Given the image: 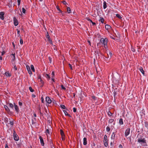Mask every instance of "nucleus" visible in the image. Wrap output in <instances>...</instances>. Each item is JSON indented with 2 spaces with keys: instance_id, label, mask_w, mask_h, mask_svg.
Instances as JSON below:
<instances>
[{
  "instance_id": "338daca9",
  "label": "nucleus",
  "mask_w": 148,
  "mask_h": 148,
  "mask_svg": "<svg viewBox=\"0 0 148 148\" xmlns=\"http://www.w3.org/2000/svg\"><path fill=\"white\" fill-rule=\"evenodd\" d=\"M43 101H44L43 99L42 98V100H41L42 102L43 103Z\"/></svg>"
},
{
  "instance_id": "f704fd0d",
  "label": "nucleus",
  "mask_w": 148,
  "mask_h": 148,
  "mask_svg": "<svg viewBox=\"0 0 148 148\" xmlns=\"http://www.w3.org/2000/svg\"><path fill=\"white\" fill-rule=\"evenodd\" d=\"M60 134L63 137L65 136L63 132L61 130L60 131Z\"/></svg>"
},
{
  "instance_id": "49530a36",
  "label": "nucleus",
  "mask_w": 148,
  "mask_h": 148,
  "mask_svg": "<svg viewBox=\"0 0 148 148\" xmlns=\"http://www.w3.org/2000/svg\"><path fill=\"white\" fill-rule=\"evenodd\" d=\"M56 8L60 12H61L62 11L60 10L59 9V7L58 6H56Z\"/></svg>"
},
{
  "instance_id": "5701e85b",
  "label": "nucleus",
  "mask_w": 148,
  "mask_h": 148,
  "mask_svg": "<svg viewBox=\"0 0 148 148\" xmlns=\"http://www.w3.org/2000/svg\"><path fill=\"white\" fill-rule=\"evenodd\" d=\"M99 21L103 23L104 22V19L102 17H100V19L99 20Z\"/></svg>"
},
{
  "instance_id": "774afa93",
  "label": "nucleus",
  "mask_w": 148,
  "mask_h": 148,
  "mask_svg": "<svg viewBox=\"0 0 148 148\" xmlns=\"http://www.w3.org/2000/svg\"><path fill=\"white\" fill-rule=\"evenodd\" d=\"M131 50L133 51H134L135 50L133 49H132Z\"/></svg>"
},
{
  "instance_id": "864d4df0",
  "label": "nucleus",
  "mask_w": 148,
  "mask_h": 148,
  "mask_svg": "<svg viewBox=\"0 0 148 148\" xmlns=\"http://www.w3.org/2000/svg\"><path fill=\"white\" fill-rule=\"evenodd\" d=\"M104 47L106 49L108 47L107 44V45H104Z\"/></svg>"
},
{
  "instance_id": "473e14b6",
  "label": "nucleus",
  "mask_w": 148,
  "mask_h": 148,
  "mask_svg": "<svg viewBox=\"0 0 148 148\" xmlns=\"http://www.w3.org/2000/svg\"><path fill=\"white\" fill-rule=\"evenodd\" d=\"M16 30L17 31V36H18L19 37L20 36V31L18 29H17Z\"/></svg>"
},
{
  "instance_id": "e433bc0d",
  "label": "nucleus",
  "mask_w": 148,
  "mask_h": 148,
  "mask_svg": "<svg viewBox=\"0 0 148 148\" xmlns=\"http://www.w3.org/2000/svg\"><path fill=\"white\" fill-rule=\"evenodd\" d=\"M20 42L21 45H22L23 44V41L21 38L20 39Z\"/></svg>"
},
{
  "instance_id": "2eb2a0df",
  "label": "nucleus",
  "mask_w": 148,
  "mask_h": 148,
  "mask_svg": "<svg viewBox=\"0 0 148 148\" xmlns=\"http://www.w3.org/2000/svg\"><path fill=\"white\" fill-rule=\"evenodd\" d=\"M5 74L7 77H10L11 75V74L9 71L5 72Z\"/></svg>"
},
{
  "instance_id": "69168bd1",
  "label": "nucleus",
  "mask_w": 148,
  "mask_h": 148,
  "mask_svg": "<svg viewBox=\"0 0 148 148\" xmlns=\"http://www.w3.org/2000/svg\"><path fill=\"white\" fill-rule=\"evenodd\" d=\"M0 60H2V58L1 56H0Z\"/></svg>"
},
{
  "instance_id": "3c124183",
  "label": "nucleus",
  "mask_w": 148,
  "mask_h": 148,
  "mask_svg": "<svg viewBox=\"0 0 148 148\" xmlns=\"http://www.w3.org/2000/svg\"><path fill=\"white\" fill-rule=\"evenodd\" d=\"M69 66L71 69V70H72L73 69H72V65L70 64H69Z\"/></svg>"
},
{
  "instance_id": "37998d69",
  "label": "nucleus",
  "mask_w": 148,
  "mask_h": 148,
  "mask_svg": "<svg viewBox=\"0 0 148 148\" xmlns=\"http://www.w3.org/2000/svg\"><path fill=\"white\" fill-rule=\"evenodd\" d=\"M116 16L118 18H121V17L119 14H116Z\"/></svg>"
},
{
  "instance_id": "dca6fc26",
  "label": "nucleus",
  "mask_w": 148,
  "mask_h": 148,
  "mask_svg": "<svg viewBox=\"0 0 148 148\" xmlns=\"http://www.w3.org/2000/svg\"><path fill=\"white\" fill-rule=\"evenodd\" d=\"M87 138L85 137L84 138H83V145H85L87 144Z\"/></svg>"
},
{
  "instance_id": "58836bf2",
  "label": "nucleus",
  "mask_w": 148,
  "mask_h": 148,
  "mask_svg": "<svg viewBox=\"0 0 148 148\" xmlns=\"http://www.w3.org/2000/svg\"><path fill=\"white\" fill-rule=\"evenodd\" d=\"M108 54V55L109 54V55L110 58L112 57V53H111V52L110 51L109 52V54Z\"/></svg>"
},
{
  "instance_id": "423d86ee",
  "label": "nucleus",
  "mask_w": 148,
  "mask_h": 148,
  "mask_svg": "<svg viewBox=\"0 0 148 148\" xmlns=\"http://www.w3.org/2000/svg\"><path fill=\"white\" fill-rule=\"evenodd\" d=\"M138 142L139 143H146L145 138H139L138 139Z\"/></svg>"
},
{
  "instance_id": "603ef678",
  "label": "nucleus",
  "mask_w": 148,
  "mask_h": 148,
  "mask_svg": "<svg viewBox=\"0 0 148 148\" xmlns=\"http://www.w3.org/2000/svg\"><path fill=\"white\" fill-rule=\"evenodd\" d=\"M119 148H123V146L121 144H120L119 146Z\"/></svg>"
},
{
  "instance_id": "cd10ccee",
  "label": "nucleus",
  "mask_w": 148,
  "mask_h": 148,
  "mask_svg": "<svg viewBox=\"0 0 148 148\" xmlns=\"http://www.w3.org/2000/svg\"><path fill=\"white\" fill-rule=\"evenodd\" d=\"M4 108L6 110V111H10V110L8 107L6 105H4Z\"/></svg>"
},
{
  "instance_id": "2f4dec72",
  "label": "nucleus",
  "mask_w": 148,
  "mask_h": 148,
  "mask_svg": "<svg viewBox=\"0 0 148 148\" xmlns=\"http://www.w3.org/2000/svg\"><path fill=\"white\" fill-rule=\"evenodd\" d=\"M67 11L68 13H69L71 12V10L69 7H67Z\"/></svg>"
},
{
  "instance_id": "bb28decb",
  "label": "nucleus",
  "mask_w": 148,
  "mask_h": 148,
  "mask_svg": "<svg viewBox=\"0 0 148 148\" xmlns=\"http://www.w3.org/2000/svg\"><path fill=\"white\" fill-rule=\"evenodd\" d=\"M4 121L6 123H7L8 122V119L6 117H5L4 118Z\"/></svg>"
},
{
  "instance_id": "6e6d98bb",
  "label": "nucleus",
  "mask_w": 148,
  "mask_h": 148,
  "mask_svg": "<svg viewBox=\"0 0 148 148\" xmlns=\"http://www.w3.org/2000/svg\"><path fill=\"white\" fill-rule=\"evenodd\" d=\"M36 95H34V94H32V97H33V98H35V97H36Z\"/></svg>"
},
{
  "instance_id": "f3484780",
  "label": "nucleus",
  "mask_w": 148,
  "mask_h": 148,
  "mask_svg": "<svg viewBox=\"0 0 148 148\" xmlns=\"http://www.w3.org/2000/svg\"><path fill=\"white\" fill-rule=\"evenodd\" d=\"M105 27L107 30L110 29L111 28V26L108 25H106L105 26Z\"/></svg>"
},
{
  "instance_id": "f8f14e48",
  "label": "nucleus",
  "mask_w": 148,
  "mask_h": 148,
  "mask_svg": "<svg viewBox=\"0 0 148 148\" xmlns=\"http://www.w3.org/2000/svg\"><path fill=\"white\" fill-rule=\"evenodd\" d=\"M13 20L14 25L16 26H17L18 24V21L15 17L14 18Z\"/></svg>"
},
{
  "instance_id": "79ce46f5",
  "label": "nucleus",
  "mask_w": 148,
  "mask_h": 148,
  "mask_svg": "<svg viewBox=\"0 0 148 148\" xmlns=\"http://www.w3.org/2000/svg\"><path fill=\"white\" fill-rule=\"evenodd\" d=\"M108 115L109 116H111L112 115V113L110 112H108Z\"/></svg>"
},
{
  "instance_id": "20e7f679",
  "label": "nucleus",
  "mask_w": 148,
  "mask_h": 148,
  "mask_svg": "<svg viewBox=\"0 0 148 148\" xmlns=\"http://www.w3.org/2000/svg\"><path fill=\"white\" fill-rule=\"evenodd\" d=\"M13 136L14 140L16 141H18L19 140V138L18 136L16 134L15 131H14L13 133Z\"/></svg>"
},
{
  "instance_id": "412c9836",
  "label": "nucleus",
  "mask_w": 148,
  "mask_h": 148,
  "mask_svg": "<svg viewBox=\"0 0 148 148\" xmlns=\"http://www.w3.org/2000/svg\"><path fill=\"white\" fill-rule=\"evenodd\" d=\"M14 120L13 119L11 121H9V124H10L12 127H13L14 125Z\"/></svg>"
},
{
  "instance_id": "a18cd8bd",
  "label": "nucleus",
  "mask_w": 148,
  "mask_h": 148,
  "mask_svg": "<svg viewBox=\"0 0 148 148\" xmlns=\"http://www.w3.org/2000/svg\"><path fill=\"white\" fill-rule=\"evenodd\" d=\"M61 107L62 109H64L65 108V106L64 105H62L60 106Z\"/></svg>"
},
{
  "instance_id": "f03ea898",
  "label": "nucleus",
  "mask_w": 148,
  "mask_h": 148,
  "mask_svg": "<svg viewBox=\"0 0 148 148\" xmlns=\"http://www.w3.org/2000/svg\"><path fill=\"white\" fill-rule=\"evenodd\" d=\"M103 142L104 146L106 147H107L108 145V139L107 136L106 135L104 136Z\"/></svg>"
},
{
  "instance_id": "4d7b16f0",
  "label": "nucleus",
  "mask_w": 148,
  "mask_h": 148,
  "mask_svg": "<svg viewBox=\"0 0 148 148\" xmlns=\"http://www.w3.org/2000/svg\"><path fill=\"white\" fill-rule=\"evenodd\" d=\"M5 53V52L3 51L1 53V55L3 56Z\"/></svg>"
},
{
  "instance_id": "0eeeda50",
  "label": "nucleus",
  "mask_w": 148,
  "mask_h": 148,
  "mask_svg": "<svg viewBox=\"0 0 148 148\" xmlns=\"http://www.w3.org/2000/svg\"><path fill=\"white\" fill-rule=\"evenodd\" d=\"M130 131V128H128L126 129L125 133V137L127 136L129 134Z\"/></svg>"
},
{
  "instance_id": "4468645a",
  "label": "nucleus",
  "mask_w": 148,
  "mask_h": 148,
  "mask_svg": "<svg viewBox=\"0 0 148 148\" xmlns=\"http://www.w3.org/2000/svg\"><path fill=\"white\" fill-rule=\"evenodd\" d=\"M14 107L15 111L17 112H18L19 111V109L17 105H16L15 103H14Z\"/></svg>"
},
{
  "instance_id": "a211bd4d",
  "label": "nucleus",
  "mask_w": 148,
  "mask_h": 148,
  "mask_svg": "<svg viewBox=\"0 0 148 148\" xmlns=\"http://www.w3.org/2000/svg\"><path fill=\"white\" fill-rule=\"evenodd\" d=\"M45 77H46V78H47L48 80H49L50 79V75H49V74H46L45 75Z\"/></svg>"
},
{
  "instance_id": "9d476101",
  "label": "nucleus",
  "mask_w": 148,
  "mask_h": 148,
  "mask_svg": "<svg viewBox=\"0 0 148 148\" xmlns=\"http://www.w3.org/2000/svg\"><path fill=\"white\" fill-rule=\"evenodd\" d=\"M26 68L29 73L30 75H32V73L30 67L28 65H27L26 66Z\"/></svg>"
},
{
  "instance_id": "de8ad7c7",
  "label": "nucleus",
  "mask_w": 148,
  "mask_h": 148,
  "mask_svg": "<svg viewBox=\"0 0 148 148\" xmlns=\"http://www.w3.org/2000/svg\"><path fill=\"white\" fill-rule=\"evenodd\" d=\"M18 103V105L19 106H22L23 104L20 101H19Z\"/></svg>"
},
{
  "instance_id": "bf43d9fd",
  "label": "nucleus",
  "mask_w": 148,
  "mask_h": 148,
  "mask_svg": "<svg viewBox=\"0 0 148 148\" xmlns=\"http://www.w3.org/2000/svg\"><path fill=\"white\" fill-rule=\"evenodd\" d=\"M145 126L146 127H147L148 128V124H145Z\"/></svg>"
},
{
  "instance_id": "ea45409f",
  "label": "nucleus",
  "mask_w": 148,
  "mask_h": 148,
  "mask_svg": "<svg viewBox=\"0 0 148 148\" xmlns=\"http://www.w3.org/2000/svg\"><path fill=\"white\" fill-rule=\"evenodd\" d=\"M114 121V119H110L109 120V122L110 123H112Z\"/></svg>"
},
{
  "instance_id": "7ed1b4c3",
  "label": "nucleus",
  "mask_w": 148,
  "mask_h": 148,
  "mask_svg": "<svg viewBox=\"0 0 148 148\" xmlns=\"http://www.w3.org/2000/svg\"><path fill=\"white\" fill-rule=\"evenodd\" d=\"M108 40V39L107 38H101L100 40V42L104 45L107 44Z\"/></svg>"
},
{
  "instance_id": "f257e3e1",
  "label": "nucleus",
  "mask_w": 148,
  "mask_h": 148,
  "mask_svg": "<svg viewBox=\"0 0 148 148\" xmlns=\"http://www.w3.org/2000/svg\"><path fill=\"white\" fill-rule=\"evenodd\" d=\"M11 55L12 56H13V58H12V64L14 66V67H13V69L14 71H16L17 70V68L16 67V65H15V62H14V60L15 59V54H11Z\"/></svg>"
},
{
  "instance_id": "b1692460",
  "label": "nucleus",
  "mask_w": 148,
  "mask_h": 148,
  "mask_svg": "<svg viewBox=\"0 0 148 148\" xmlns=\"http://www.w3.org/2000/svg\"><path fill=\"white\" fill-rule=\"evenodd\" d=\"M87 20L89 21H90V22L92 23V25H96V23H94V22H92V20H91V19H90L89 18H88L87 19Z\"/></svg>"
},
{
  "instance_id": "052dcab7",
  "label": "nucleus",
  "mask_w": 148,
  "mask_h": 148,
  "mask_svg": "<svg viewBox=\"0 0 148 148\" xmlns=\"http://www.w3.org/2000/svg\"><path fill=\"white\" fill-rule=\"evenodd\" d=\"M5 148H8V146L7 145H6Z\"/></svg>"
},
{
  "instance_id": "09e8293b",
  "label": "nucleus",
  "mask_w": 148,
  "mask_h": 148,
  "mask_svg": "<svg viewBox=\"0 0 148 148\" xmlns=\"http://www.w3.org/2000/svg\"><path fill=\"white\" fill-rule=\"evenodd\" d=\"M73 112H76V109L75 108H73Z\"/></svg>"
},
{
  "instance_id": "ddd939ff",
  "label": "nucleus",
  "mask_w": 148,
  "mask_h": 148,
  "mask_svg": "<svg viewBox=\"0 0 148 148\" xmlns=\"http://www.w3.org/2000/svg\"><path fill=\"white\" fill-rule=\"evenodd\" d=\"M4 13L3 12H1L0 13V18L2 20H3L4 19Z\"/></svg>"
},
{
  "instance_id": "680f3d73",
  "label": "nucleus",
  "mask_w": 148,
  "mask_h": 148,
  "mask_svg": "<svg viewBox=\"0 0 148 148\" xmlns=\"http://www.w3.org/2000/svg\"><path fill=\"white\" fill-rule=\"evenodd\" d=\"M12 45H13L14 48V47H15V45L14 44V42H12Z\"/></svg>"
},
{
  "instance_id": "e2e57ef3",
  "label": "nucleus",
  "mask_w": 148,
  "mask_h": 148,
  "mask_svg": "<svg viewBox=\"0 0 148 148\" xmlns=\"http://www.w3.org/2000/svg\"><path fill=\"white\" fill-rule=\"evenodd\" d=\"M34 115L35 117H36V114L35 113H34Z\"/></svg>"
},
{
  "instance_id": "c03bdc74",
  "label": "nucleus",
  "mask_w": 148,
  "mask_h": 148,
  "mask_svg": "<svg viewBox=\"0 0 148 148\" xmlns=\"http://www.w3.org/2000/svg\"><path fill=\"white\" fill-rule=\"evenodd\" d=\"M17 0V4L18 5H19L21 3V0Z\"/></svg>"
},
{
  "instance_id": "a878e982",
  "label": "nucleus",
  "mask_w": 148,
  "mask_h": 148,
  "mask_svg": "<svg viewBox=\"0 0 148 148\" xmlns=\"http://www.w3.org/2000/svg\"><path fill=\"white\" fill-rule=\"evenodd\" d=\"M30 67L32 71L34 72H35V70L34 69V66L33 65H31Z\"/></svg>"
},
{
  "instance_id": "c85d7f7f",
  "label": "nucleus",
  "mask_w": 148,
  "mask_h": 148,
  "mask_svg": "<svg viewBox=\"0 0 148 148\" xmlns=\"http://www.w3.org/2000/svg\"><path fill=\"white\" fill-rule=\"evenodd\" d=\"M119 123L121 125H123V120L122 119H120Z\"/></svg>"
},
{
  "instance_id": "13d9d810",
  "label": "nucleus",
  "mask_w": 148,
  "mask_h": 148,
  "mask_svg": "<svg viewBox=\"0 0 148 148\" xmlns=\"http://www.w3.org/2000/svg\"><path fill=\"white\" fill-rule=\"evenodd\" d=\"M51 80H52V81H53V82H55V79H54V78H51Z\"/></svg>"
},
{
  "instance_id": "72a5a7b5",
  "label": "nucleus",
  "mask_w": 148,
  "mask_h": 148,
  "mask_svg": "<svg viewBox=\"0 0 148 148\" xmlns=\"http://www.w3.org/2000/svg\"><path fill=\"white\" fill-rule=\"evenodd\" d=\"M110 128L108 126H107L106 127V130L107 132H109L110 130Z\"/></svg>"
},
{
  "instance_id": "5fc2aeb1",
  "label": "nucleus",
  "mask_w": 148,
  "mask_h": 148,
  "mask_svg": "<svg viewBox=\"0 0 148 148\" xmlns=\"http://www.w3.org/2000/svg\"><path fill=\"white\" fill-rule=\"evenodd\" d=\"M64 137H65V136H63V137L62 136V140H64Z\"/></svg>"
},
{
  "instance_id": "4be33fe9",
  "label": "nucleus",
  "mask_w": 148,
  "mask_h": 148,
  "mask_svg": "<svg viewBox=\"0 0 148 148\" xmlns=\"http://www.w3.org/2000/svg\"><path fill=\"white\" fill-rule=\"evenodd\" d=\"M63 112H64L65 115L66 116H67L69 117H71V115L70 114H69L68 112L65 110H63Z\"/></svg>"
},
{
  "instance_id": "9b49d317",
  "label": "nucleus",
  "mask_w": 148,
  "mask_h": 148,
  "mask_svg": "<svg viewBox=\"0 0 148 148\" xmlns=\"http://www.w3.org/2000/svg\"><path fill=\"white\" fill-rule=\"evenodd\" d=\"M39 138L40 140V143L41 144L42 146H44V143L43 140L42 138V137L41 136H40L39 137Z\"/></svg>"
},
{
  "instance_id": "6e6552de",
  "label": "nucleus",
  "mask_w": 148,
  "mask_h": 148,
  "mask_svg": "<svg viewBox=\"0 0 148 148\" xmlns=\"http://www.w3.org/2000/svg\"><path fill=\"white\" fill-rule=\"evenodd\" d=\"M45 101L48 103L50 104L51 103L52 101L50 98L48 97H47L45 98Z\"/></svg>"
},
{
  "instance_id": "6ab92c4d",
  "label": "nucleus",
  "mask_w": 148,
  "mask_h": 148,
  "mask_svg": "<svg viewBox=\"0 0 148 148\" xmlns=\"http://www.w3.org/2000/svg\"><path fill=\"white\" fill-rule=\"evenodd\" d=\"M107 7V5L105 1H104L103 2V8L104 9H105Z\"/></svg>"
},
{
  "instance_id": "0e129e2a",
  "label": "nucleus",
  "mask_w": 148,
  "mask_h": 148,
  "mask_svg": "<svg viewBox=\"0 0 148 148\" xmlns=\"http://www.w3.org/2000/svg\"><path fill=\"white\" fill-rule=\"evenodd\" d=\"M92 98L93 99H95V97L94 96H92Z\"/></svg>"
},
{
  "instance_id": "aec40b11",
  "label": "nucleus",
  "mask_w": 148,
  "mask_h": 148,
  "mask_svg": "<svg viewBox=\"0 0 148 148\" xmlns=\"http://www.w3.org/2000/svg\"><path fill=\"white\" fill-rule=\"evenodd\" d=\"M139 70L143 75L144 74V71L142 67H140L139 68Z\"/></svg>"
},
{
  "instance_id": "39448f33",
  "label": "nucleus",
  "mask_w": 148,
  "mask_h": 148,
  "mask_svg": "<svg viewBox=\"0 0 148 148\" xmlns=\"http://www.w3.org/2000/svg\"><path fill=\"white\" fill-rule=\"evenodd\" d=\"M46 38H47L48 39V42L51 44H52V41L51 39V38L50 36L49 35V33L48 32H47V34L46 35Z\"/></svg>"
},
{
  "instance_id": "8fccbe9b",
  "label": "nucleus",
  "mask_w": 148,
  "mask_h": 148,
  "mask_svg": "<svg viewBox=\"0 0 148 148\" xmlns=\"http://www.w3.org/2000/svg\"><path fill=\"white\" fill-rule=\"evenodd\" d=\"M61 87L62 88V89H64V90L65 89V88L63 85H61Z\"/></svg>"
},
{
  "instance_id": "1a4fd4ad",
  "label": "nucleus",
  "mask_w": 148,
  "mask_h": 148,
  "mask_svg": "<svg viewBox=\"0 0 148 148\" xmlns=\"http://www.w3.org/2000/svg\"><path fill=\"white\" fill-rule=\"evenodd\" d=\"M116 131L112 133L111 137V139H113L114 140L116 138H117V136H116Z\"/></svg>"
},
{
  "instance_id": "c756f323",
  "label": "nucleus",
  "mask_w": 148,
  "mask_h": 148,
  "mask_svg": "<svg viewBox=\"0 0 148 148\" xmlns=\"http://www.w3.org/2000/svg\"><path fill=\"white\" fill-rule=\"evenodd\" d=\"M51 78H54L55 77V74L54 71H52L51 73Z\"/></svg>"
},
{
  "instance_id": "a19ab883",
  "label": "nucleus",
  "mask_w": 148,
  "mask_h": 148,
  "mask_svg": "<svg viewBox=\"0 0 148 148\" xmlns=\"http://www.w3.org/2000/svg\"><path fill=\"white\" fill-rule=\"evenodd\" d=\"M46 133L48 134H50V132L49 131V129H47L46 130Z\"/></svg>"
},
{
  "instance_id": "7c9ffc66",
  "label": "nucleus",
  "mask_w": 148,
  "mask_h": 148,
  "mask_svg": "<svg viewBox=\"0 0 148 148\" xmlns=\"http://www.w3.org/2000/svg\"><path fill=\"white\" fill-rule=\"evenodd\" d=\"M9 106L11 108H13V105L12 103H10L9 104Z\"/></svg>"
},
{
  "instance_id": "c9c22d12",
  "label": "nucleus",
  "mask_w": 148,
  "mask_h": 148,
  "mask_svg": "<svg viewBox=\"0 0 148 148\" xmlns=\"http://www.w3.org/2000/svg\"><path fill=\"white\" fill-rule=\"evenodd\" d=\"M29 89L30 90V92H34V90L32 89V87L31 86H30L29 87Z\"/></svg>"
},
{
  "instance_id": "4c0bfd02",
  "label": "nucleus",
  "mask_w": 148,
  "mask_h": 148,
  "mask_svg": "<svg viewBox=\"0 0 148 148\" xmlns=\"http://www.w3.org/2000/svg\"><path fill=\"white\" fill-rule=\"evenodd\" d=\"M22 11L23 13H25L26 12V10L24 8H23L22 9Z\"/></svg>"
},
{
  "instance_id": "393cba45",
  "label": "nucleus",
  "mask_w": 148,
  "mask_h": 148,
  "mask_svg": "<svg viewBox=\"0 0 148 148\" xmlns=\"http://www.w3.org/2000/svg\"><path fill=\"white\" fill-rule=\"evenodd\" d=\"M36 119L35 118H34L32 119V124H34L36 123Z\"/></svg>"
}]
</instances>
